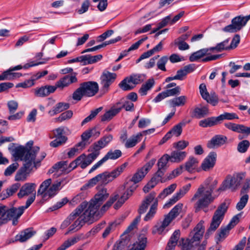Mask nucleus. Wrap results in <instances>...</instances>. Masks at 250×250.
Wrapping results in <instances>:
<instances>
[{"label":"nucleus","instance_id":"obj_17","mask_svg":"<svg viewBox=\"0 0 250 250\" xmlns=\"http://www.w3.org/2000/svg\"><path fill=\"white\" fill-rule=\"evenodd\" d=\"M33 162L25 163L17 171L15 180L16 181H25L33 167Z\"/></svg>","mask_w":250,"mask_h":250},{"label":"nucleus","instance_id":"obj_37","mask_svg":"<svg viewBox=\"0 0 250 250\" xmlns=\"http://www.w3.org/2000/svg\"><path fill=\"white\" fill-rule=\"evenodd\" d=\"M168 161H170L169 155L165 154L163 155L158 160L157 163L158 170L165 173L168 167L167 165Z\"/></svg>","mask_w":250,"mask_h":250},{"label":"nucleus","instance_id":"obj_15","mask_svg":"<svg viewBox=\"0 0 250 250\" xmlns=\"http://www.w3.org/2000/svg\"><path fill=\"white\" fill-rule=\"evenodd\" d=\"M55 139L50 143V146L53 147H57L64 144L67 138L64 135V130L63 127H60L53 130Z\"/></svg>","mask_w":250,"mask_h":250},{"label":"nucleus","instance_id":"obj_13","mask_svg":"<svg viewBox=\"0 0 250 250\" xmlns=\"http://www.w3.org/2000/svg\"><path fill=\"white\" fill-rule=\"evenodd\" d=\"M117 75L114 73H111L108 71H104L101 76L102 91L106 93L108 91L110 85L115 81Z\"/></svg>","mask_w":250,"mask_h":250},{"label":"nucleus","instance_id":"obj_58","mask_svg":"<svg viewBox=\"0 0 250 250\" xmlns=\"http://www.w3.org/2000/svg\"><path fill=\"white\" fill-rule=\"evenodd\" d=\"M73 116L71 110H67L62 113L59 117L55 119L56 122H62L64 120L70 119Z\"/></svg>","mask_w":250,"mask_h":250},{"label":"nucleus","instance_id":"obj_62","mask_svg":"<svg viewBox=\"0 0 250 250\" xmlns=\"http://www.w3.org/2000/svg\"><path fill=\"white\" fill-rule=\"evenodd\" d=\"M83 221L81 219L80 217L75 221V222L70 226V230L77 231L79 230L84 224Z\"/></svg>","mask_w":250,"mask_h":250},{"label":"nucleus","instance_id":"obj_61","mask_svg":"<svg viewBox=\"0 0 250 250\" xmlns=\"http://www.w3.org/2000/svg\"><path fill=\"white\" fill-rule=\"evenodd\" d=\"M168 60V58L167 56H164L162 57L157 62L158 68L162 71H166L167 70L165 65Z\"/></svg>","mask_w":250,"mask_h":250},{"label":"nucleus","instance_id":"obj_14","mask_svg":"<svg viewBox=\"0 0 250 250\" xmlns=\"http://www.w3.org/2000/svg\"><path fill=\"white\" fill-rule=\"evenodd\" d=\"M87 202H83L81 205L77 208L69 215L64 220L61 225V229H64L67 227L70 223L76 219L82 212L87 207Z\"/></svg>","mask_w":250,"mask_h":250},{"label":"nucleus","instance_id":"obj_22","mask_svg":"<svg viewBox=\"0 0 250 250\" xmlns=\"http://www.w3.org/2000/svg\"><path fill=\"white\" fill-rule=\"evenodd\" d=\"M227 140V137L221 135H216L208 142L207 147L210 149L218 147L224 145Z\"/></svg>","mask_w":250,"mask_h":250},{"label":"nucleus","instance_id":"obj_20","mask_svg":"<svg viewBox=\"0 0 250 250\" xmlns=\"http://www.w3.org/2000/svg\"><path fill=\"white\" fill-rule=\"evenodd\" d=\"M217 154L215 152H210L204 160L201 167L204 171H208L215 166Z\"/></svg>","mask_w":250,"mask_h":250},{"label":"nucleus","instance_id":"obj_11","mask_svg":"<svg viewBox=\"0 0 250 250\" xmlns=\"http://www.w3.org/2000/svg\"><path fill=\"white\" fill-rule=\"evenodd\" d=\"M27 208H25V206H21L18 208L12 207L9 208H8L5 218L0 217V226L6 224L12 218H20L24 212V210Z\"/></svg>","mask_w":250,"mask_h":250},{"label":"nucleus","instance_id":"obj_39","mask_svg":"<svg viewBox=\"0 0 250 250\" xmlns=\"http://www.w3.org/2000/svg\"><path fill=\"white\" fill-rule=\"evenodd\" d=\"M209 48H203L191 54L189 58L190 62H196L208 54Z\"/></svg>","mask_w":250,"mask_h":250},{"label":"nucleus","instance_id":"obj_42","mask_svg":"<svg viewBox=\"0 0 250 250\" xmlns=\"http://www.w3.org/2000/svg\"><path fill=\"white\" fill-rule=\"evenodd\" d=\"M14 70L9 69L4 71L2 73V77L3 80H11L16 78H20L21 76V74L18 72H13Z\"/></svg>","mask_w":250,"mask_h":250},{"label":"nucleus","instance_id":"obj_8","mask_svg":"<svg viewBox=\"0 0 250 250\" xmlns=\"http://www.w3.org/2000/svg\"><path fill=\"white\" fill-rule=\"evenodd\" d=\"M228 208V206L225 202L218 206L213 215L210 226L206 233V238L209 237V235L218 228L224 219Z\"/></svg>","mask_w":250,"mask_h":250},{"label":"nucleus","instance_id":"obj_64","mask_svg":"<svg viewBox=\"0 0 250 250\" xmlns=\"http://www.w3.org/2000/svg\"><path fill=\"white\" fill-rule=\"evenodd\" d=\"M19 164L16 162L8 166L4 171V175L6 176H10L13 174L16 170L18 168Z\"/></svg>","mask_w":250,"mask_h":250},{"label":"nucleus","instance_id":"obj_38","mask_svg":"<svg viewBox=\"0 0 250 250\" xmlns=\"http://www.w3.org/2000/svg\"><path fill=\"white\" fill-rule=\"evenodd\" d=\"M190 122V120H183L177 125H174L169 131L171 134L175 135L176 136H179L182 132V127Z\"/></svg>","mask_w":250,"mask_h":250},{"label":"nucleus","instance_id":"obj_51","mask_svg":"<svg viewBox=\"0 0 250 250\" xmlns=\"http://www.w3.org/2000/svg\"><path fill=\"white\" fill-rule=\"evenodd\" d=\"M119 86L124 91H129L134 88V85L132 84L127 77L120 83Z\"/></svg>","mask_w":250,"mask_h":250},{"label":"nucleus","instance_id":"obj_27","mask_svg":"<svg viewBox=\"0 0 250 250\" xmlns=\"http://www.w3.org/2000/svg\"><path fill=\"white\" fill-rule=\"evenodd\" d=\"M21 184L17 183L12 185L5 190H3L0 194L1 200L6 199L14 195L20 188Z\"/></svg>","mask_w":250,"mask_h":250},{"label":"nucleus","instance_id":"obj_5","mask_svg":"<svg viewBox=\"0 0 250 250\" xmlns=\"http://www.w3.org/2000/svg\"><path fill=\"white\" fill-rule=\"evenodd\" d=\"M245 177V173L243 172L228 175L216 191L221 192L228 189H230L232 191H235Z\"/></svg>","mask_w":250,"mask_h":250},{"label":"nucleus","instance_id":"obj_10","mask_svg":"<svg viewBox=\"0 0 250 250\" xmlns=\"http://www.w3.org/2000/svg\"><path fill=\"white\" fill-rule=\"evenodd\" d=\"M250 20V14L247 16H238L231 20V23L223 28L225 32L235 33L240 31Z\"/></svg>","mask_w":250,"mask_h":250},{"label":"nucleus","instance_id":"obj_52","mask_svg":"<svg viewBox=\"0 0 250 250\" xmlns=\"http://www.w3.org/2000/svg\"><path fill=\"white\" fill-rule=\"evenodd\" d=\"M85 157V155L84 154H83L77 157L75 160L70 163L69 165H67L66 173L75 168L78 166H80V161L83 160Z\"/></svg>","mask_w":250,"mask_h":250},{"label":"nucleus","instance_id":"obj_1","mask_svg":"<svg viewBox=\"0 0 250 250\" xmlns=\"http://www.w3.org/2000/svg\"><path fill=\"white\" fill-rule=\"evenodd\" d=\"M218 184V180H213L212 178L208 177L203 184L200 185L197 191L191 199L193 202L197 200L194 205L195 212L208 207L214 200L212 194Z\"/></svg>","mask_w":250,"mask_h":250},{"label":"nucleus","instance_id":"obj_21","mask_svg":"<svg viewBox=\"0 0 250 250\" xmlns=\"http://www.w3.org/2000/svg\"><path fill=\"white\" fill-rule=\"evenodd\" d=\"M77 82V79L75 76L67 75L60 79L53 86L56 87V90L57 88L62 89L70 84Z\"/></svg>","mask_w":250,"mask_h":250},{"label":"nucleus","instance_id":"obj_31","mask_svg":"<svg viewBox=\"0 0 250 250\" xmlns=\"http://www.w3.org/2000/svg\"><path fill=\"white\" fill-rule=\"evenodd\" d=\"M180 236L179 230H176L171 235L165 250H174L175 247Z\"/></svg>","mask_w":250,"mask_h":250},{"label":"nucleus","instance_id":"obj_18","mask_svg":"<svg viewBox=\"0 0 250 250\" xmlns=\"http://www.w3.org/2000/svg\"><path fill=\"white\" fill-rule=\"evenodd\" d=\"M204 231L205 229L203 227V222L201 221L190 232V236H192V237L189 240L191 241V243L194 244L195 245H197L202 238Z\"/></svg>","mask_w":250,"mask_h":250},{"label":"nucleus","instance_id":"obj_35","mask_svg":"<svg viewBox=\"0 0 250 250\" xmlns=\"http://www.w3.org/2000/svg\"><path fill=\"white\" fill-rule=\"evenodd\" d=\"M155 81L153 78L148 79L145 83L142 85L138 91L139 93L142 96L146 95L147 92L153 87Z\"/></svg>","mask_w":250,"mask_h":250},{"label":"nucleus","instance_id":"obj_28","mask_svg":"<svg viewBox=\"0 0 250 250\" xmlns=\"http://www.w3.org/2000/svg\"><path fill=\"white\" fill-rule=\"evenodd\" d=\"M69 104L66 103L60 102L57 103L51 110L48 111L49 115L52 117L69 108Z\"/></svg>","mask_w":250,"mask_h":250},{"label":"nucleus","instance_id":"obj_25","mask_svg":"<svg viewBox=\"0 0 250 250\" xmlns=\"http://www.w3.org/2000/svg\"><path fill=\"white\" fill-rule=\"evenodd\" d=\"M190 113L192 118L201 119L209 114V109L205 106L202 107L196 106L194 109L191 110Z\"/></svg>","mask_w":250,"mask_h":250},{"label":"nucleus","instance_id":"obj_30","mask_svg":"<svg viewBox=\"0 0 250 250\" xmlns=\"http://www.w3.org/2000/svg\"><path fill=\"white\" fill-rule=\"evenodd\" d=\"M187 153L185 151L179 150L173 151L169 155L170 161L172 163H180L187 156Z\"/></svg>","mask_w":250,"mask_h":250},{"label":"nucleus","instance_id":"obj_50","mask_svg":"<svg viewBox=\"0 0 250 250\" xmlns=\"http://www.w3.org/2000/svg\"><path fill=\"white\" fill-rule=\"evenodd\" d=\"M217 117L219 124L224 120H232L239 119L238 115L235 113L224 112Z\"/></svg>","mask_w":250,"mask_h":250},{"label":"nucleus","instance_id":"obj_49","mask_svg":"<svg viewBox=\"0 0 250 250\" xmlns=\"http://www.w3.org/2000/svg\"><path fill=\"white\" fill-rule=\"evenodd\" d=\"M130 83L134 87L136 85L142 83L145 79V75L143 74H135L127 77Z\"/></svg>","mask_w":250,"mask_h":250},{"label":"nucleus","instance_id":"obj_48","mask_svg":"<svg viewBox=\"0 0 250 250\" xmlns=\"http://www.w3.org/2000/svg\"><path fill=\"white\" fill-rule=\"evenodd\" d=\"M187 97L185 96H181L174 98L170 101L171 106H180L184 105L186 102Z\"/></svg>","mask_w":250,"mask_h":250},{"label":"nucleus","instance_id":"obj_24","mask_svg":"<svg viewBox=\"0 0 250 250\" xmlns=\"http://www.w3.org/2000/svg\"><path fill=\"white\" fill-rule=\"evenodd\" d=\"M36 233L32 228H27L21 231L15 236V241L24 242L31 238Z\"/></svg>","mask_w":250,"mask_h":250},{"label":"nucleus","instance_id":"obj_59","mask_svg":"<svg viewBox=\"0 0 250 250\" xmlns=\"http://www.w3.org/2000/svg\"><path fill=\"white\" fill-rule=\"evenodd\" d=\"M118 197L119 195L118 194H115L112 195L110 197L109 200L101 208V211H106L113 204V203L117 200Z\"/></svg>","mask_w":250,"mask_h":250},{"label":"nucleus","instance_id":"obj_43","mask_svg":"<svg viewBox=\"0 0 250 250\" xmlns=\"http://www.w3.org/2000/svg\"><path fill=\"white\" fill-rule=\"evenodd\" d=\"M229 40L227 39L223 42L218 43L215 47L209 48V51H214L219 52L224 50L230 49V47L228 45Z\"/></svg>","mask_w":250,"mask_h":250},{"label":"nucleus","instance_id":"obj_29","mask_svg":"<svg viewBox=\"0 0 250 250\" xmlns=\"http://www.w3.org/2000/svg\"><path fill=\"white\" fill-rule=\"evenodd\" d=\"M155 197V193L154 192L150 193L148 196L146 197L139 208L138 212L140 214H143L146 212L148 208V206L154 200Z\"/></svg>","mask_w":250,"mask_h":250},{"label":"nucleus","instance_id":"obj_32","mask_svg":"<svg viewBox=\"0 0 250 250\" xmlns=\"http://www.w3.org/2000/svg\"><path fill=\"white\" fill-rule=\"evenodd\" d=\"M218 117H210L202 120L199 122V125L202 127H212L219 124Z\"/></svg>","mask_w":250,"mask_h":250},{"label":"nucleus","instance_id":"obj_9","mask_svg":"<svg viewBox=\"0 0 250 250\" xmlns=\"http://www.w3.org/2000/svg\"><path fill=\"white\" fill-rule=\"evenodd\" d=\"M36 185L32 183H26L21 186L17 195L21 199L24 196L30 195L26 202L25 208H28L36 198Z\"/></svg>","mask_w":250,"mask_h":250},{"label":"nucleus","instance_id":"obj_3","mask_svg":"<svg viewBox=\"0 0 250 250\" xmlns=\"http://www.w3.org/2000/svg\"><path fill=\"white\" fill-rule=\"evenodd\" d=\"M108 196L109 194L107 192L106 188H103L100 190L95 195L94 199L91 200L89 204L87 203L88 208L80 216L81 219L84 223L91 221L100 207Z\"/></svg>","mask_w":250,"mask_h":250},{"label":"nucleus","instance_id":"obj_53","mask_svg":"<svg viewBox=\"0 0 250 250\" xmlns=\"http://www.w3.org/2000/svg\"><path fill=\"white\" fill-rule=\"evenodd\" d=\"M146 175V172H144L141 169H139L129 180V183L132 182L138 183L141 181Z\"/></svg>","mask_w":250,"mask_h":250},{"label":"nucleus","instance_id":"obj_34","mask_svg":"<svg viewBox=\"0 0 250 250\" xmlns=\"http://www.w3.org/2000/svg\"><path fill=\"white\" fill-rule=\"evenodd\" d=\"M67 162L62 161L56 163L48 171L49 173H53L60 171L61 173H66Z\"/></svg>","mask_w":250,"mask_h":250},{"label":"nucleus","instance_id":"obj_44","mask_svg":"<svg viewBox=\"0 0 250 250\" xmlns=\"http://www.w3.org/2000/svg\"><path fill=\"white\" fill-rule=\"evenodd\" d=\"M123 100L124 99H122L121 102L116 103V106H117L118 108H121V110L122 108H124L125 109L126 111H134V104L132 103L127 101L124 102L123 101Z\"/></svg>","mask_w":250,"mask_h":250},{"label":"nucleus","instance_id":"obj_57","mask_svg":"<svg viewBox=\"0 0 250 250\" xmlns=\"http://www.w3.org/2000/svg\"><path fill=\"white\" fill-rule=\"evenodd\" d=\"M176 187V184L174 183L170 185L163 190L159 195L160 197L164 198L168 195L171 194L175 190Z\"/></svg>","mask_w":250,"mask_h":250},{"label":"nucleus","instance_id":"obj_4","mask_svg":"<svg viewBox=\"0 0 250 250\" xmlns=\"http://www.w3.org/2000/svg\"><path fill=\"white\" fill-rule=\"evenodd\" d=\"M127 165V163H125L111 172L104 171L97 175L89 181L88 185L93 187L98 183L102 185H107L119 177L123 172Z\"/></svg>","mask_w":250,"mask_h":250},{"label":"nucleus","instance_id":"obj_45","mask_svg":"<svg viewBox=\"0 0 250 250\" xmlns=\"http://www.w3.org/2000/svg\"><path fill=\"white\" fill-rule=\"evenodd\" d=\"M158 202L155 200L150 207L149 211L145 216L144 220L148 221L151 220L154 216L157 209Z\"/></svg>","mask_w":250,"mask_h":250},{"label":"nucleus","instance_id":"obj_46","mask_svg":"<svg viewBox=\"0 0 250 250\" xmlns=\"http://www.w3.org/2000/svg\"><path fill=\"white\" fill-rule=\"evenodd\" d=\"M198 163L197 159L193 156L189 157L188 161L185 164L186 170L191 172L195 168Z\"/></svg>","mask_w":250,"mask_h":250},{"label":"nucleus","instance_id":"obj_7","mask_svg":"<svg viewBox=\"0 0 250 250\" xmlns=\"http://www.w3.org/2000/svg\"><path fill=\"white\" fill-rule=\"evenodd\" d=\"M183 207V204L182 203L177 204L167 214L165 215L164 220L161 224H158L155 226L152 231L153 233L161 234L166 228L179 215L182 211Z\"/></svg>","mask_w":250,"mask_h":250},{"label":"nucleus","instance_id":"obj_33","mask_svg":"<svg viewBox=\"0 0 250 250\" xmlns=\"http://www.w3.org/2000/svg\"><path fill=\"white\" fill-rule=\"evenodd\" d=\"M121 111V108H118L116 104L112 107L108 111H106L102 117V122L109 121Z\"/></svg>","mask_w":250,"mask_h":250},{"label":"nucleus","instance_id":"obj_54","mask_svg":"<svg viewBox=\"0 0 250 250\" xmlns=\"http://www.w3.org/2000/svg\"><path fill=\"white\" fill-rule=\"evenodd\" d=\"M250 146V142L247 140L240 142L237 146V150L240 153L246 152Z\"/></svg>","mask_w":250,"mask_h":250},{"label":"nucleus","instance_id":"obj_63","mask_svg":"<svg viewBox=\"0 0 250 250\" xmlns=\"http://www.w3.org/2000/svg\"><path fill=\"white\" fill-rule=\"evenodd\" d=\"M80 85V87L73 92L72 94L73 99L77 101L81 100L83 97L84 96V93Z\"/></svg>","mask_w":250,"mask_h":250},{"label":"nucleus","instance_id":"obj_16","mask_svg":"<svg viewBox=\"0 0 250 250\" xmlns=\"http://www.w3.org/2000/svg\"><path fill=\"white\" fill-rule=\"evenodd\" d=\"M81 88L84 93V96L92 97L94 96L99 90V85L97 82L88 81L84 82L80 84Z\"/></svg>","mask_w":250,"mask_h":250},{"label":"nucleus","instance_id":"obj_47","mask_svg":"<svg viewBox=\"0 0 250 250\" xmlns=\"http://www.w3.org/2000/svg\"><path fill=\"white\" fill-rule=\"evenodd\" d=\"M231 229L229 228H228L227 226L225 228H221L220 231L216 235V243L218 244L222 242L227 237L229 233V231Z\"/></svg>","mask_w":250,"mask_h":250},{"label":"nucleus","instance_id":"obj_41","mask_svg":"<svg viewBox=\"0 0 250 250\" xmlns=\"http://www.w3.org/2000/svg\"><path fill=\"white\" fill-rule=\"evenodd\" d=\"M81 237L79 236H75L70 239H68L63 242V243L59 247L57 250H65L69 247L73 245L76 243L79 240Z\"/></svg>","mask_w":250,"mask_h":250},{"label":"nucleus","instance_id":"obj_2","mask_svg":"<svg viewBox=\"0 0 250 250\" xmlns=\"http://www.w3.org/2000/svg\"><path fill=\"white\" fill-rule=\"evenodd\" d=\"M39 150V146H35L28 150V148L20 146L12 150V155L16 160L24 161L25 163L33 162L34 166L37 167L46 156L45 152H42L36 160L37 154Z\"/></svg>","mask_w":250,"mask_h":250},{"label":"nucleus","instance_id":"obj_40","mask_svg":"<svg viewBox=\"0 0 250 250\" xmlns=\"http://www.w3.org/2000/svg\"><path fill=\"white\" fill-rule=\"evenodd\" d=\"M84 64H92L100 61L103 58V56L101 54L91 56L90 55H83Z\"/></svg>","mask_w":250,"mask_h":250},{"label":"nucleus","instance_id":"obj_60","mask_svg":"<svg viewBox=\"0 0 250 250\" xmlns=\"http://www.w3.org/2000/svg\"><path fill=\"white\" fill-rule=\"evenodd\" d=\"M249 199V196L246 194L242 196L240 199V201L238 202L236 205V208L238 210H242L246 205Z\"/></svg>","mask_w":250,"mask_h":250},{"label":"nucleus","instance_id":"obj_6","mask_svg":"<svg viewBox=\"0 0 250 250\" xmlns=\"http://www.w3.org/2000/svg\"><path fill=\"white\" fill-rule=\"evenodd\" d=\"M51 182L52 180L50 178L44 181L40 186L37 192V195H41L42 199H46L53 197L56 195L61 189V182L57 181L49 188Z\"/></svg>","mask_w":250,"mask_h":250},{"label":"nucleus","instance_id":"obj_23","mask_svg":"<svg viewBox=\"0 0 250 250\" xmlns=\"http://www.w3.org/2000/svg\"><path fill=\"white\" fill-rule=\"evenodd\" d=\"M56 91V87L53 85H46L34 89L35 96L40 97H44L48 96L51 93Z\"/></svg>","mask_w":250,"mask_h":250},{"label":"nucleus","instance_id":"obj_12","mask_svg":"<svg viewBox=\"0 0 250 250\" xmlns=\"http://www.w3.org/2000/svg\"><path fill=\"white\" fill-rule=\"evenodd\" d=\"M122 154L121 151L119 149L109 150L101 160L93 166L89 173H90L93 172L109 159L115 160L119 158L122 156Z\"/></svg>","mask_w":250,"mask_h":250},{"label":"nucleus","instance_id":"obj_26","mask_svg":"<svg viewBox=\"0 0 250 250\" xmlns=\"http://www.w3.org/2000/svg\"><path fill=\"white\" fill-rule=\"evenodd\" d=\"M113 139L111 134L105 135L102 137L99 141L94 143L91 146L92 148H96L98 150L105 147Z\"/></svg>","mask_w":250,"mask_h":250},{"label":"nucleus","instance_id":"obj_36","mask_svg":"<svg viewBox=\"0 0 250 250\" xmlns=\"http://www.w3.org/2000/svg\"><path fill=\"white\" fill-rule=\"evenodd\" d=\"M143 134L141 132L130 137L125 142V146L126 148H131L135 146L141 141Z\"/></svg>","mask_w":250,"mask_h":250},{"label":"nucleus","instance_id":"obj_19","mask_svg":"<svg viewBox=\"0 0 250 250\" xmlns=\"http://www.w3.org/2000/svg\"><path fill=\"white\" fill-rule=\"evenodd\" d=\"M164 174L165 173H164L163 171L158 170L157 172L154 174V176L152 177L151 180L144 187L143 191L144 192H148L149 191L153 188L159 182H165V180H163L162 179Z\"/></svg>","mask_w":250,"mask_h":250},{"label":"nucleus","instance_id":"obj_55","mask_svg":"<svg viewBox=\"0 0 250 250\" xmlns=\"http://www.w3.org/2000/svg\"><path fill=\"white\" fill-rule=\"evenodd\" d=\"M119 224L120 222H117V221L109 224L108 226L105 229L104 232H103L102 235L103 237L106 238L111 231L115 230L117 226Z\"/></svg>","mask_w":250,"mask_h":250},{"label":"nucleus","instance_id":"obj_56","mask_svg":"<svg viewBox=\"0 0 250 250\" xmlns=\"http://www.w3.org/2000/svg\"><path fill=\"white\" fill-rule=\"evenodd\" d=\"M102 107H100L94 110L91 111L90 115L85 118L82 122L81 125H83L86 123L91 121L94 118H95L97 115L101 111Z\"/></svg>","mask_w":250,"mask_h":250}]
</instances>
